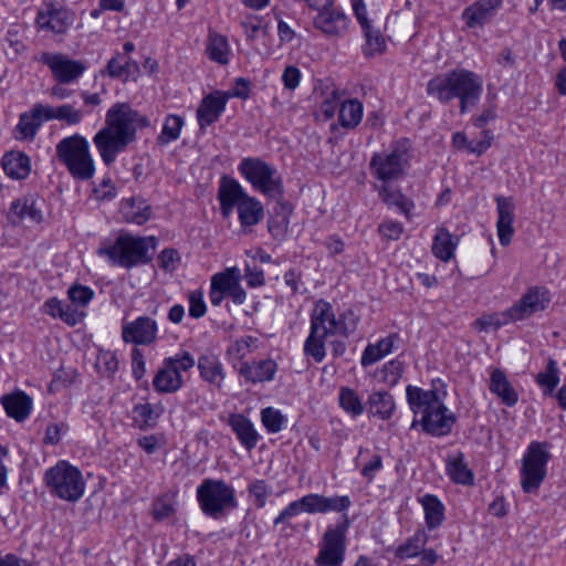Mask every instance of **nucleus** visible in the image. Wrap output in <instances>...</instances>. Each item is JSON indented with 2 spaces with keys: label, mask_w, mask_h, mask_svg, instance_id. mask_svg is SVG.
Masks as SVG:
<instances>
[{
  "label": "nucleus",
  "mask_w": 566,
  "mask_h": 566,
  "mask_svg": "<svg viewBox=\"0 0 566 566\" xmlns=\"http://www.w3.org/2000/svg\"><path fill=\"white\" fill-rule=\"evenodd\" d=\"M148 119L127 103H115L105 115V126L93 137V143L106 166L115 163L118 154L136 139L138 128L148 126Z\"/></svg>",
  "instance_id": "1"
},
{
  "label": "nucleus",
  "mask_w": 566,
  "mask_h": 566,
  "mask_svg": "<svg viewBox=\"0 0 566 566\" xmlns=\"http://www.w3.org/2000/svg\"><path fill=\"white\" fill-rule=\"evenodd\" d=\"M406 397L415 419L411 428L419 423L429 434L441 437L451 432L455 416L449 412L436 389L424 390L417 386H407Z\"/></svg>",
  "instance_id": "2"
},
{
  "label": "nucleus",
  "mask_w": 566,
  "mask_h": 566,
  "mask_svg": "<svg viewBox=\"0 0 566 566\" xmlns=\"http://www.w3.org/2000/svg\"><path fill=\"white\" fill-rule=\"evenodd\" d=\"M482 87L480 75L465 69H455L432 77L427 84V93L443 104L459 98L460 112L464 114L470 105L479 102Z\"/></svg>",
  "instance_id": "3"
},
{
  "label": "nucleus",
  "mask_w": 566,
  "mask_h": 566,
  "mask_svg": "<svg viewBox=\"0 0 566 566\" xmlns=\"http://www.w3.org/2000/svg\"><path fill=\"white\" fill-rule=\"evenodd\" d=\"M156 249L154 237L119 235L108 247L99 248L98 254L107 256L112 263L130 269L148 263Z\"/></svg>",
  "instance_id": "4"
},
{
  "label": "nucleus",
  "mask_w": 566,
  "mask_h": 566,
  "mask_svg": "<svg viewBox=\"0 0 566 566\" xmlns=\"http://www.w3.org/2000/svg\"><path fill=\"white\" fill-rule=\"evenodd\" d=\"M218 198L223 217H229L234 207L238 208L242 227H251L263 218V208L259 201L249 197L241 185L232 178L223 177L219 187Z\"/></svg>",
  "instance_id": "5"
},
{
  "label": "nucleus",
  "mask_w": 566,
  "mask_h": 566,
  "mask_svg": "<svg viewBox=\"0 0 566 566\" xmlns=\"http://www.w3.org/2000/svg\"><path fill=\"white\" fill-rule=\"evenodd\" d=\"M55 156L75 179L88 180L95 174L90 143L80 134L62 138L55 146Z\"/></svg>",
  "instance_id": "6"
},
{
  "label": "nucleus",
  "mask_w": 566,
  "mask_h": 566,
  "mask_svg": "<svg viewBox=\"0 0 566 566\" xmlns=\"http://www.w3.org/2000/svg\"><path fill=\"white\" fill-rule=\"evenodd\" d=\"M44 483L51 495L67 502H77L85 491L82 472L66 461H59L48 469Z\"/></svg>",
  "instance_id": "7"
},
{
  "label": "nucleus",
  "mask_w": 566,
  "mask_h": 566,
  "mask_svg": "<svg viewBox=\"0 0 566 566\" xmlns=\"http://www.w3.org/2000/svg\"><path fill=\"white\" fill-rule=\"evenodd\" d=\"M197 500L201 511L212 518L238 505L234 489L223 480L205 479L197 488Z\"/></svg>",
  "instance_id": "8"
},
{
  "label": "nucleus",
  "mask_w": 566,
  "mask_h": 566,
  "mask_svg": "<svg viewBox=\"0 0 566 566\" xmlns=\"http://www.w3.org/2000/svg\"><path fill=\"white\" fill-rule=\"evenodd\" d=\"M551 458L547 443L533 441L530 443L521 469L524 492H535L546 476V464Z\"/></svg>",
  "instance_id": "9"
},
{
  "label": "nucleus",
  "mask_w": 566,
  "mask_h": 566,
  "mask_svg": "<svg viewBox=\"0 0 566 566\" xmlns=\"http://www.w3.org/2000/svg\"><path fill=\"white\" fill-rule=\"evenodd\" d=\"M408 148L407 142H402L394 145L389 151L374 154L370 159L373 175L382 181L399 178L409 159Z\"/></svg>",
  "instance_id": "10"
},
{
  "label": "nucleus",
  "mask_w": 566,
  "mask_h": 566,
  "mask_svg": "<svg viewBox=\"0 0 566 566\" xmlns=\"http://www.w3.org/2000/svg\"><path fill=\"white\" fill-rule=\"evenodd\" d=\"M240 174L255 190L273 197L279 193L280 182L274 179L275 169L259 158H243L239 165Z\"/></svg>",
  "instance_id": "11"
},
{
  "label": "nucleus",
  "mask_w": 566,
  "mask_h": 566,
  "mask_svg": "<svg viewBox=\"0 0 566 566\" xmlns=\"http://www.w3.org/2000/svg\"><path fill=\"white\" fill-rule=\"evenodd\" d=\"M345 527H328L323 536L318 555L315 559L317 566H342L345 558Z\"/></svg>",
  "instance_id": "12"
},
{
  "label": "nucleus",
  "mask_w": 566,
  "mask_h": 566,
  "mask_svg": "<svg viewBox=\"0 0 566 566\" xmlns=\"http://www.w3.org/2000/svg\"><path fill=\"white\" fill-rule=\"evenodd\" d=\"M74 19L71 10L53 3H44L38 11L35 23L40 30L62 35L74 23Z\"/></svg>",
  "instance_id": "13"
},
{
  "label": "nucleus",
  "mask_w": 566,
  "mask_h": 566,
  "mask_svg": "<svg viewBox=\"0 0 566 566\" xmlns=\"http://www.w3.org/2000/svg\"><path fill=\"white\" fill-rule=\"evenodd\" d=\"M40 61L51 70L53 77L60 84L76 81L86 70V65L82 61L71 60L61 53L44 52L41 54Z\"/></svg>",
  "instance_id": "14"
},
{
  "label": "nucleus",
  "mask_w": 566,
  "mask_h": 566,
  "mask_svg": "<svg viewBox=\"0 0 566 566\" xmlns=\"http://www.w3.org/2000/svg\"><path fill=\"white\" fill-rule=\"evenodd\" d=\"M157 334V322L148 316H138L122 326V338L127 344L148 346L156 342Z\"/></svg>",
  "instance_id": "15"
},
{
  "label": "nucleus",
  "mask_w": 566,
  "mask_h": 566,
  "mask_svg": "<svg viewBox=\"0 0 566 566\" xmlns=\"http://www.w3.org/2000/svg\"><path fill=\"white\" fill-rule=\"evenodd\" d=\"M551 303V293L544 286H532L521 297V300L511 306V314L514 321H520L544 311Z\"/></svg>",
  "instance_id": "16"
},
{
  "label": "nucleus",
  "mask_w": 566,
  "mask_h": 566,
  "mask_svg": "<svg viewBox=\"0 0 566 566\" xmlns=\"http://www.w3.org/2000/svg\"><path fill=\"white\" fill-rule=\"evenodd\" d=\"M317 12L314 25L324 34L342 36L347 32L349 19L340 8L334 6V1Z\"/></svg>",
  "instance_id": "17"
},
{
  "label": "nucleus",
  "mask_w": 566,
  "mask_h": 566,
  "mask_svg": "<svg viewBox=\"0 0 566 566\" xmlns=\"http://www.w3.org/2000/svg\"><path fill=\"white\" fill-rule=\"evenodd\" d=\"M311 328L314 334L319 333L323 336L337 335V317L333 306L323 300L315 303L312 316Z\"/></svg>",
  "instance_id": "18"
},
{
  "label": "nucleus",
  "mask_w": 566,
  "mask_h": 566,
  "mask_svg": "<svg viewBox=\"0 0 566 566\" xmlns=\"http://www.w3.org/2000/svg\"><path fill=\"white\" fill-rule=\"evenodd\" d=\"M502 0H476L462 12V20L470 29L489 22L501 8Z\"/></svg>",
  "instance_id": "19"
},
{
  "label": "nucleus",
  "mask_w": 566,
  "mask_h": 566,
  "mask_svg": "<svg viewBox=\"0 0 566 566\" xmlns=\"http://www.w3.org/2000/svg\"><path fill=\"white\" fill-rule=\"evenodd\" d=\"M10 218L13 223L28 222L39 224L43 220V213L38 199L33 196H24L12 201Z\"/></svg>",
  "instance_id": "20"
},
{
  "label": "nucleus",
  "mask_w": 566,
  "mask_h": 566,
  "mask_svg": "<svg viewBox=\"0 0 566 566\" xmlns=\"http://www.w3.org/2000/svg\"><path fill=\"white\" fill-rule=\"evenodd\" d=\"M44 114H46V105L40 103L35 104L29 112L22 113L15 126V137L20 140L33 139L42 124L49 122Z\"/></svg>",
  "instance_id": "21"
},
{
  "label": "nucleus",
  "mask_w": 566,
  "mask_h": 566,
  "mask_svg": "<svg viewBox=\"0 0 566 566\" xmlns=\"http://www.w3.org/2000/svg\"><path fill=\"white\" fill-rule=\"evenodd\" d=\"M105 72L109 77L120 80L122 82H136L140 75V67L138 62L130 56L116 52L107 62Z\"/></svg>",
  "instance_id": "22"
},
{
  "label": "nucleus",
  "mask_w": 566,
  "mask_h": 566,
  "mask_svg": "<svg viewBox=\"0 0 566 566\" xmlns=\"http://www.w3.org/2000/svg\"><path fill=\"white\" fill-rule=\"evenodd\" d=\"M228 97L220 92L207 95L197 109V119L201 129L217 122L224 111Z\"/></svg>",
  "instance_id": "23"
},
{
  "label": "nucleus",
  "mask_w": 566,
  "mask_h": 566,
  "mask_svg": "<svg viewBox=\"0 0 566 566\" xmlns=\"http://www.w3.org/2000/svg\"><path fill=\"white\" fill-rule=\"evenodd\" d=\"M303 504L307 513L343 512L350 506V499L344 496L326 497L319 494H308L303 496Z\"/></svg>",
  "instance_id": "24"
},
{
  "label": "nucleus",
  "mask_w": 566,
  "mask_h": 566,
  "mask_svg": "<svg viewBox=\"0 0 566 566\" xmlns=\"http://www.w3.org/2000/svg\"><path fill=\"white\" fill-rule=\"evenodd\" d=\"M197 366L200 377L203 381L212 385L217 389H221L226 373L222 363L213 354H205L198 358Z\"/></svg>",
  "instance_id": "25"
},
{
  "label": "nucleus",
  "mask_w": 566,
  "mask_h": 566,
  "mask_svg": "<svg viewBox=\"0 0 566 566\" xmlns=\"http://www.w3.org/2000/svg\"><path fill=\"white\" fill-rule=\"evenodd\" d=\"M277 370V364L272 359L242 363L239 374L249 382H262L273 379Z\"/></svg>",
  "instance_id": "26"
},
{
  "label": "nucleus",
  "mask_w": 566,
  "mask_h": 566,
  "mask_svg": "<svg viewBox=\"0 0 566 566\" xmlns=\"http://www.w3.org/2000/svg\"><path fill=\"white\" fill-rule=\"evenodd\" d=\"M43 311L49 316L59 318L69 326L80 324L85 316L83 312L73 307L72 304H64L57 297L48 298L43 304Z\"/></svg>",
  "instance_id": "27"
},
{
  "label": "nucleus",
  "mask_w": 566,
  "mask_h": 566,
  "mask_svg": "<svg viewBox=\"0 0 566 566\" xmlns=\"http://www.w3.org/2000/svg\"><path fill=\"white\" fill-rule=\"evenodd\" d=\"M185 385L182 375L176 373L164 359L154 379L153 387L159 394H175Z\"/></svg>",
  "instance_id": "28"
},
{
  "label": "nucleus",
  "mask_w": 566,
  "mask_h": 566,
  "mask_svg": "<svg viewBox=\"0 0 566 566\" xmlns=\"http://www.w3.org/2000/svg\"><path fill=\"white\" fill-rule=\"evenodd\" d=\"M1 403L7 415L17 421L27 419L32 409V399L23 391L2 396Z\"/></svg>",
  "instance_id": "29"
},
{
  "label": "nucleus",
  "mask_w": 566,
  "mask_h": 566,
  "mask_svg": "<svg viewBox=\"0 0 566 566\" xmlns=\"http://www.w3.org/2000/svg\"><path fill=\"white\" fill-rule=\"evenodd\" d=\"M489 389L492 394L496 395L507 407H513L518 400L516 390L513 388L506 375L500 368L492 369Z\"/></svg>",
  "instance_id": "30"
},
{
  "label": "nucleus",
  "mask_w": 566,
  "mask_h": 566,
  "mask_svg": "<svg viewBox=\"0 0 566 566\" xmlns=\"http://www.w3.org/2000/svg\"><path fill=\"white\" fill-rule=\"evenodd\" d=\"M229 426L235 432L240 443L247 449L252 450L255 448L259 433L253 427V423L243 415H231L229 418Z\"/></svg>",
  "instance_id": "31"
},
{
  "label": "nucleus",
  "mask_w": 566,
  "mask_h": 566,
  "mask_svg": "<svg viewBox=\"0 0 566 566\" xmlns=\"http://www.w3.org/2000/svg\"><path fill=\"white\" fill-rule=\"evenodd\" d=\"M7 176L12 179H24L30 174V158L21 151H9L1 160Z\"/></svg>",
  "instance_id": "32"
},
{
  "label": "nucleus",
  "mask_w": 566,
  "mask_h": 566,
  "mask_svg": "<svg viewBox=\"0 0 566 566\" xmlns=\"http://www.w3.org/2000/svg\"><path fill=\"white\" fill-rule=\"evenodd\" d=\"M122 213L127 222L140 226L150 219L151 208L144 199L130 198L122 205Z\"/></svg>",
  "instance_id": "33"
},
{
  "label": "nucleus",
  "mask_w": 566,
  "mask_h": 566,
  "mask_svg": "<svg viewBox=\"0 0 566 566\" xmlns=\"http://www.w3.org/2000/svg\"><path fill=\"white\" fill-rule=\"evenodd\" d=\"M423 511L426 525L429 530L438 528L444 521V505L432 494H424L419 499Z\"/></svg>",
  "instance_id": "34"
},
{
  "label": "nucleus",
  "mask_w": 566,
  "mask_h": 566,
  "mask_svg": "<svg viewBox=\"0 0 566 566\" xmlns=\"http://www.w3.org/2000/svg\"><path fill=\"white\" fill-rule=\"evenodd\" d=\"M447 472L454 483L472 485L474 482L473 472L468 468L462 452L448 458Z\"/></svg>",
  "instance_id": "35"
},
{
  "label": "nucleus",
  "mask_w": 566,
  "mask_h": 566,
  "mask_svg": "<svg viewBox=\"0 0 566 566\" xmlns=\"http://www.w3.org/2000/svg\"><path fill=\"white\" fill-rule=\"evenodd\" d=\"M458 242L452 234L443 227L437 230L432 243V253L436 258L443 262H448L454 255Z\"/></svg>",
  "instance_id": "36"
},
{
  "label": "nucleus",
  "mask_w": 566,
  "mask_h": 566,
  "mask_svg": "<svg viewBox=\"0 0 566 566\" xmlns=\"http://www.w3.org/2000/svg\"><path fill=\"white\" fill-rule=\"evenodd\" d=\"M368 409L375 417L389 419L395 410L394 398L387 391H375L368 398Z\"/></svg>",
  "instance_id": "37"
},
{
  "label": "nucleus",
  "mask_w": 566,
  "mask_h": 566,
  "mask_svg": "<svg viewBox=\"0 0 566 566\" xmlns=\"http://www.w3.org/2000/svg\"><path fill=\"white\" fill-rule=\"evenodd\" d=\"M209 59L221 65L229 63L230 48L226 36L218 33H210L206 50Z\"/></svg>",
  "instance_id": "38"
},
{
  "label": "nucleus",
  "mask_w": 566,
  "mask_h": 566,
  "mask_svg": "<svg viewBox=\"0 0 566 566\" xmlns=\"http://www.w3.org/2000/svg\"><path fill=\"white\" fill-rule=\"evenodd\" d=\"M428 542V535L423 530H418L411 537L396 548L395 556L399 559L416 557Z\"/></svg>",
  "instance_id": "39"
},
{
  "label": "nucleus",
  "mask_w": 566,
  "mask_h": 566,
  "mask_svg": "<svg viewBox=\"0 0 566 566\" xmlns=\"http://www.w3.org/2000/svg\"><path fill=\"white\" fill-rule=\"evenodd\" d=\"M363 117V104L358 99H348L340 104L339 124L344 128H355Z\"/></svg>",
  "instance_id": "40"
},
{
  "label": "nucleus",
  "mask_w": 566,
  "mask_h": 566,
  "mask_svg": "<svg viewBox=\"0 0 566 566\" xmlns=\"http://www.w3.org/2000/svg\"><path fill=\"white\" fill-rule=\"evenodd\" d=\"M185 120L181 116L170 114L165 118L161 133L157 137V144L165 146L179 138Z\"/></svg>",
  "instance_id": "41"
},
{
  "label": "nucleus",
  "mask_w": 566,
  "mask_h": 566,
  "mask_svg": "<svg viewBox=\"0 0 566 566\" xmlns=\"http://www.w3.org/2000/svg\"><path fill=\"white\" fill-rule=\"evenodd\" d=\"M44 117L49 120L57 119L69 125H76L82 120L83 112L71 104H62L57 107L46 105V114H44Z\"/></svg>",
  "instance_id": "42"
},
{
  "label": "nucleus",
  "mask_w": 566,
  "mask_h": 566,
  "mask_svg": "<svg viewBox=\"0 0 566 566\" xmlns=\"http://www.w3.org/2000/svg\"><path fill=\"white\" fill-rule=\"evenodd\" d=\"M510 321H514L513 315L511 314V307L502 313L482 315L474 321L473 327L478 332H489L491 329L496 331L506 325Z\"/></svg>",
  "instance_id": "43"
},
{
  "label": "nucleus",
  "mask_w": 566,
  "mask_h": 566,
  "mask_svg": "<svg viewBox=\"0 0 566 566\" xmlns=\"http://www.w3.org/2000/svg\"><path fill=\"white\" fill-rule=\"evenodd\" d=\"M227 295L232 300L234 304H242L247 298V292L240 284L241 274L238 268H229L224 270Z\"/></svg>",
  "instance_id": "44"
},
{
  "label": "nucleus",
  "mask_w": 566,
  "mask_h": 566,
  "mask_svg": "<svg viewBox=\"0 0 566 566\" xmlns=\"http://www.w3.org/2000/svg\"><path fill=\"white\" fill-rule=\"evenodd\" d=\"M366 43L364 45V53L367 56L380 54L386 49V41L381 32L374 29L370 24L363 29Z\"/></svg>",
  "instance_id": "45"
},
{
  "label": "nucleus",
  "mask_w": 566,
  "mask_h": 566,
  "mask_svg": "<svg viewBox=\"0 0 566 566\" xmlns=\"http://www.w3.org/2000/svg\"><path fill=\"white\" fill-rule=\"evenodd\" d=\"M338 399L340 407L353 417L364 412V405L355 390L347 387L340 388Z\"/></svg>",
  "instance_id": "46"
},
{
  "label": "nucleus",
  "mask_w": 566,
  "mask_h": 566,
  "mask_svg": "<svg viewBox=\"0 0 566 566\" xmlns=\"http://www.w3.org/2000/svg\"><path fill=\"white\" fill-rule=\"evenodd\" d=\"M164 360L179 375L190 371L196 366V359L188 350H179Z\"/></svg>",
  "instance_id": "47"
},
{
  "label": "nucleus",
  "mask_w": 566,
  "mask_h": 566,
  "mask_svg": "<svg viewBox=\"0 0 566 566\" xmlns=\"http://www.w3.org/2000/svg\"><path fill=\"white\" fill-rule=\"evenodd\" d=\"M325 338L326 336L319 335V333L314 334L311 328L310 335L305 340L304 352L307 356L313 357L316 363H321L325 358Z\"/></svg>",
  "instance_id": "48"
},
{
  "label": "nucleus",
  "mask_w": 566,
  "mask_h": 566,
  "mask_svg": "<svg viewBox=\"0 0 566 566\" xmlns=\"http://www.w3.org/2000/svg\"><path fill=\"white\" fill-rule=\"evenodd\" d=\"M95 292L85 285L73 284L67 291V297L73 307H85L93 298Z\"/></svg>",
  "instance_id": "49"
},
{
  "label": "nucleus",
  "mask_w": 566,
  "mask_h": 566,
  "mask_svg": "<svg viewBox=\"0 0 566 566\" xmlns=\"http://www.w3.org/2000/svg\"><path fill=\"white\" fill-rule=\"evenodd\" d=\"M536 380L546 395H552L559 381L556 363L551 359L547 364L546 370L539 373Z\"/></svg>",
  "instance_id": "50"
},
{
  "label": "nucleus",
  "mask_w": 566,
  "mask_h": 566,
  "mask_svg": "<svg viewBox=\"0 0 566 566\" xmlns=\"http://www.w3.org/2000/svg\"><path fill=\"white\" fill-rule=\"evenodd\" d=\"M379 195L388 206H397L405 214L409 213L411 203L400 191L395 190L389 186H382Z\"/></svg>",
  "instance_id": "51"
},
{
  "label": "nucleus",
  "mask_w": 566,
  "mask_h": 566,
  "mask_svg": "<svg viewBox=\"0 0 566 566\" xmlns=\"http://www.w3.org/2000/svg\"><path fill=\"white\" fill-rule=\"evenodd\" d=\"M224 271L212 275L210 283L209 301L213 306H219L227 295Z\"/></svg>",
  "instance_id": "52"
},
{
  "label": "nucleus",
  "mask_w": 566,
  "mask_h": 566,
  "mask_svg": "<svg viewBox=\"0 0 566 566\" xmlns=\"http://www.w3.org/2000/svg\"><path fill=\"white\" fill-rule=\"evenodd\" d=\"M95 367L101 375L112 377L118 369V360L115 353L101 350L96 357Z\"/></svg>",
  "instance_id": "53"
},
{
  "label": "nucleus",
  "mask_w": 566,
  "mask_h": 566,
  "mask_svg": "<svg viewBox=\"0 0 566 566\" xmlns=\"http://www.w3.org/2000/svg\"><path fill=\"white\" fill-rule=\"evenodd\" d=\"M134 420L138 423L139 428L153 427L158 418L155 415L153 406L148 402L138 403L133 409Z\"/></svg>",
  "instance_id": "54"
},
{
  "label": "nucleus",
  "mask_w": 566,
  "mask_h": 566,
  "mask_svg": "<svg viewBox=\"0 0 566 566\" xmlns=\"http://www.w3.org/2000/svg\"><path fill=\"white\" fill-rule=\"evenodd\" d=\"M340 104V93L337 90H333L329 96L319 105L317 116L324 120L333 118L337 109L339 111Z\"/></svg>",
  "instance_id": "55"
},
{
  "label": "nucleus",
  "mask_w": 566,
  "mask_h": 566,
  "mask_svg": "<svg viewBox=\"0 0 566 566\" xmlns=\"http://www.w3.org/2000/svg\"><path fill=\"white\" fill-rule=\"evenodd\" d=\"M261 421L269 433H276L282 429L283 416L272 407H266L261 411Z\"/></svg>",
  "instance_id": "56"
},
{
  "label": "nucleus",
  "mask_w": 566,
  "mask_h": 566,
  "mask_svg": "<svg viewBox=\"0 0 566 566\" xmlns=\"http://www.w3.org/2000/svg\"><path fill=\"white\" fill-rule=\"evenodd\" d=\"M256 343L258 338L253 336L241 337L231 344V346L228 348V355L235 359H242L251 352L253 347H256Z\"/></svg>",
  "instance_id": "57"
},
{
  "label": "nucleus",
  "mask_w": 566,
  "mask_h": 566,
  "mask_svg": "<svg viewBox=\"0 0 566 566\" xmlns=\"http://www.w3.org/2000/svg\"><path fill=\"white\" fill-rule=\"evenodd\" d=\"M497 222H514L515 203L512 197L496 196Z\"/></svg>",
  "instance_id": "58"
},
{
  "label": "nucleus",
  "mask_w": 566,
  "mask_h": 566,
  "mask_svg": "<svg viewBox=\"0 0 566 566\" xmlns=\"http://www.w3.org/2000/svg\"><path fill=\"white\" fill-rule=\"evenodd\" d=\"M359 318L353 310H347L337 318V333L345 337L353 334L358 325Z\"/></svg>",
  "instance_id": "59"
},
{
  "label": "nucleus",
  "mask_w": 566,
  "mask_h": 566,
  "mask_svg": "<svg viewBox=\"0 0 566 566\" xmlns=\"http://www.w3.org/2000/svg\"><path fill=\"white\" fill-rule=\"evenodd\" d=\"M189 316L192 318H201L206 315L207 306L203 300V293L200 290H196L189 293Z\"/></svg>",
  "instance_id": "60"
},
{
  "label": "nucleus",
  "mask_w": 566,
  "mask_h": 566,
  "mask_svg": "<svg viewBox=\"0 0 566 566\" xmlns=\"http://www.w3.org/2000/svg\"><path fill=\"white\" fill-rule=\"evenodd\" d=\"M6 42L9 45V51L7 52V54L11 59H17L27 49L25 44L22 41V38L19 33V30L15 28H11L8 30L7 35H6Z\"/></svg>",
  "instance_id": "61"
},
{
  "label": "nucleus",
  "mask_w": 566,
  "mask_h": 566,
  "mask_svg": "<svg viewBox=\"0 0 566 566\" xmlns=\"http://www.w3.org/2000/svg\"><path fill=\"white\" fill-rule=\"evenodd\" d=\"M402 370V363L397 359H392L385 364L381 369L382 380L390 386H395L400 379Z\"/></svg>",
  "instance_id": "62"
},
{
  "label": "nucleus",
  "mask_w": 566,
  "mask_h": 566,
  "mask_svg": "<svg viewBox=\"0 0 566 566\" xmlns=\"http://www.w3.org/2000/svg\"><path fill=\"white\" fill-rule=\"evenodd\" d=\"M378 231L387 240H398L403 232V227L400 222L386 220L379 224Z\"/></svg>",
  "instance_id": "63"
},
{
  "label": "nucleus",
  "mask_w": 566,
  "mask_h": 566,
  "mask_svg": "<svg viewBox=\"0 0 566 566\" xmlns=\"http://www.w3.org/2000/svg\"><path fill=\"white\" fill-rule=\"evenodd\" d=\"M558 49L560 51V56L565 62V66L560 69L556 76V87L562 95H566V39H562L558 42Z\"/></svg>",
  "instance_id": "64"
}]
</instances>
